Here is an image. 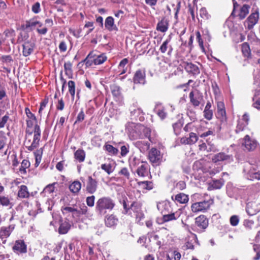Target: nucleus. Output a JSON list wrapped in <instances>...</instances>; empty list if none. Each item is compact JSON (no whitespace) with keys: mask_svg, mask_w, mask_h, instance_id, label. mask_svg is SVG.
<instances>
[{"mask_svg":"<svg viewBox=\"0 0 260 260\" xmlns=\"http://www.w3.org/2000/svg\"><path fill=\"white\" fill-rule=\"evenodd\" d=\"M30 166V162L28 160L24 159L22 160L21 167L19 169V171L21 173L26 174V169L28 168Z\"/></svg>","mask_w":260,"mask_h":260,"instance_id":"e433bc0d","label":"nucleus"},{"mask_svg":"<svg viewBox=\"0 0 260 260\" xmlns=\"http://www.w3.org/2000/svg\"><path fill=\"white\" fill-rule=\"evenodd\" d=\"M259 18V13L257 11L252 13L247 18L245 24L247 25L249 29L253 28L258 22Z\"/></svg>","mask_w":260,"mask_h":260,"instance_id":"9b49d317","label":"nucleus"},{"mask_svg":"<svg viewBox=\"0 0 260 260\" xmlns=\"http://www.w3.org/2000/svg\"><path fill=\"white\" fill-rule=\"evenodd\" d=\"M74 156L78 161L83 162L85 160V152L82 149H78L75 152Z\"/></svg>","mask_w":260,"mask_h":260,"instance_id":"c756f323","label":"nucleus"},{"mask_svg":"<svg viewBox=\"0 0 260 260\" xmlns=\"http://www.w3.org/2000/svg\"><path fill=\"white\" fill-rule=\"evenodd\" d=\"M107 59L106 55L103 53L98 54L93 51L90 52L86 57L81 62L85 63L86 67L94 65H100L103 63Z\"/></svg>","mask_w":260,"mask_h":260,"instance_id":"7ed1b4c3","label":"nucleus"},{"mask_svg":"<svg viewBox=\"0 0 260 260\" xmlns=\"http://www.w3.org/2000/svg\"><path fill=\"white\" fill-rule=\"evenodd\" d=\"M105 26L109 31L117 30L116 26L114 24V19L111 16H109L106 19Z\"/></svg>","mask_w":260,"mask_h":260,"instance_id":"412c9836","label":"nucleus"},{"mask_svg":"<svg viewBox=\"0 0 260 260\" xmlns=\"http://www.w3.org/2000/svg\"><path fill=\"white\" fill-rule=\"evenodd\" d=\"M48 103V99H45L41 103L40 107L39 110V113L41 115L42 110L46 107Z\"/></svg>","mask_w":260,"mask_h":260,"instance_id":"69168bd1","label":"nucleus"},{"mask_svg":"<svg viewBox=\"0 0 260 260\" xmlns=\"http://www.w3.org/2000/svg\"><path fill=\"white\" fill-rule=\"evenodd\" d=\"M81 183L78 181H74L69 186L70 190L74 193H78L81 189Z\"/></svg>","mask_w":260,"mask_h":260,"instance_id":"c85d7f7f","label":"nucleus"},{"mask_svg":"<svg viewBox=\"0 0 260 260\" xmlns=\"http://www.w3.org/2000/svg\"><path fill=\"white\" fill-rule=\"evenodd\" d=\"M252 99L253 107L257 109H260V90L255 91Z\"/></svg>","mask_w":260,"mask_h":260,"instance_id":"7c9ffc66","label":"nucleus"},{"mask_svg":"<svg viewBox=\"0 0 260 260\" xmlns=\"http://www.w3.org/2000/svg\"><path fill=\"white\" fill-rule=\"evenodd\" d=\"M25 25L26 28H29L32 29L37 26L38 27H41L42 24L40 22L35 19H32L26 21Z\"/></svg>","mask_w":260,"mask_h":260,"instance_id":"473e14b6","label":"nucleus"},{"mask_svg":"<svg viewBox=\"0 0 260 260\" xmlns=\"http://www.w3.org/2000/svg\"><path fill=\"white\" fill-rule=\"evenodd\" d=\"M119 174L124 176L126 179L129 178L130 174L127 168L124 167L122 168L119 172Z\"/></svg>","mask_w":260,"mask_h":260,"instance_id":"09e8293b","label":"nucleus"},{"mask_svg":"<svg viewBox=\"0 0 260 260\" xmlns=\"http://www.w3.org/2000/svg\"><path fill=\"white\" fill-rule=\"evenodd\" d=\"M56 184V183H54L52 184H50L46 186V187L44 189V193H51L54 191L55 187L54 185Z\"/></svg>","mask_w":260,"mask_h":260,"instance_id":"a18cd8bd","label":"nucleus"},{"mask_svg":"<svg viewBox=\"0 0 260 260\" xmlns=\"http://www.w3.org/2000/svg\"><path fill=\"white\" fill-rule=\"evenodd\" d=\"M71 225L69 222H64L62 223L59 228L58 232L60 234H65L68 233L70 229Z\"/></svg>","mask_w":260,"mask_h":260,"instance_id":"72a5a7b5","label":"nucleus"},{"mask_svg":"<svg viewBox=\"0 0 260 260\" xmlns=\"http://www.w3.org/2000/svg\"><path fill=\"white\" fill-rule=\"evenodd\" d=\"M184 68L187 72L191 73L193 75H197L200 73L199 68L192 63H185Z\"/></svg>","mask_w":260,"mask_h":260,"instance_id":"aec40b11","label":"nucleus"},{"mask_svg":"<svg viewBox=\"0 0 260 260\" xmlns=\"http://www.w3.org/2000/svg\"><path fill=\"white\" fill-rule=\"evenodd\" d=\"M184 130L187 132H194L197 131V126L193 122L187 123L184 127Z\"/></svg>","mask_w":260,"mask_h":260,"instance_id":"c9c22d12","label":"nucleus"},{"mask_svg":"<svg viewBox=\"0 0 260 260\" xmlns=\"http://www.w3.org/2000/svg\"><path fill=\"white\" fill-rule=\"evenodd\" d=\"M156 28L157 30L161 32H166L168 28V21L165 19H162L158 23Z\"/></svg>","mask_w":260,"mask_h":260,"instance_id":"cd10ccee","label":"nucleus"},{"mask_svg":"<svg viewBox=\"0 0 260 260\" xmlns=\"http://www.w3.org/2000/svg\"><path fill=\"white\" fill-rule=\"evenodd\" d=\"M242 51L245 56L248 57L250 56L251 51L248 44L245 43L242 44Z\"/></svg>","mask_w":260,"mask_h":260,"instance_id":"a19ab883","label":"nucleus"},{"mask_svg":"<svg viewBox=\"0 0 260 260\" xmlns=\"http://www.w3.org/2000/svg\"><path fill=\"white\" fill-rule=\"evenodd\" d=\"M117 221L118 219L113 214L106 216L105 219V224L109 227L114 226L117 224Z\"/></svg>","mask_w":260,"mask_h":260,"instance_id":"b1692460","label":"nucleus"},{"mask_svg":"<svg viewBox=\"0 0 260 260\" xmlns=\"http://www.w3.org/2000/svg\"><path fill=\"white\" fill-rule=\"evenodd\" d=\"M212 160L214 162L223 160H228L230 162L233 161V158L231 156L226 155L224 153H219L213 156Z\"/></svg>","mask_w":260,"mask_h":260,"instance_id":"6ab92c4d","label":"nucleus"},{"mask_svg":"<svg viewBox=\"0 0 260 260\" xmlns=\"http://www.w3.org/2000/svg\"><path fill=\"white\" fill-rule=\"evenodd\" d=\"M217 113L218 115L223 117L225 115L224 105L222 102H218L217 104Z\"/></svg>","mask_w":260,"mask_h":260,"instance_id":"f704fd0d","label":"nucleus"},{"mask_svg":"<svg viewBox=\"0 0 260 260\" xmlns=\"http://www.w3.org/2000/svg\"><path fill=\"white\" fill-rule=\"evenodd\" d=\"M15 227V224H10L9 226H3L0 228V239L3 244L6 243L7 239L11 235Z\"/></svg>","mask_w":260,"mask_h":260,"instance_id":"39448f33","label":"nucleus"},{"mask_svg":"<svg viewBox=\"0 0 260 260\" xmlns=\"http://www.w3.org/2000/svg\"><path fill=\"white\" fill-rule=\"evenodd\" d=\"M61 211L63 214H66L68 212L72 213L73 211H76V209L71 207H62Z\"/></svg>","mask_w":260,"mask_h":260,"instance_id":"13d9d810","label":"nucleus"},{"mask_svg":"<svg viewBox=\"0 0 260 260\" xmlns=\"http://www.w3.org/2000/svg\"><path fill=\"white\" fill-rule=\"evenodd\" d=\"M88 28V29L87 30L86 33V35H87L89 34L94 28L93 22L90 21L86 22L84 26V28Z\"/></svg>","mask_w":260,"mask_h":260,"instance_id":"c03bdc74","label":"nucleus"},{"mask_svg":"<svg viewBox=\"0 0 260 260\" xmlns=\"http://www.w3.org/2000/svg\"><path fill=\"white\" fill-rule=\"evenodd\" d=\"M25 113H26L27 117L29 119H32V120L35 121L36 123L37 122V120L36 117L35 116V115L33 113H32L30 112V110L28 108H25Z\"/></svg>","mask_w":260,"mask_h":260,"instance_id":"3c124183","label":"nucleus"},{"mask_svg":"<svg viewBox=\"0 0 260 260\" xmlns=\"http://www.w3.org/2000/svg\"><path fill=\"white\" fill-rule=\"evenodd\" d=\"M35 45L33 43L26 42L23 45V54L25 56H29L33 51Z\"/></svg>","mask_w":260,"mask_h":260,"instance_id":"a211bd4d","label":"nucleus"},{"mask_svg":"<svg viewBox=\"0 0 260 260\" xmlns=\"http://www.w3.org/2000/svg\"><path fill=\"white\" fill-rule=\"evenodd\" d=\"M97 189V181L91 176H88L86 185V190L90 193H93Z\"/></svg>","mask_w":260,"mask_h":260,"instance_id":"2eb2a0df","label":"nucleus"},{"mask_svg":"<svg viewBox=\"0 0 260 260\" xmlns=\"http://www.w3.org/2000/svg\"><path fill=\"white\" fill-rule=\"evenodd\" d=\"M170 42V39H167L163 42L160 47V50L161 53H164L166 52L167 48H168V44Z\"/></svg>","mask_w":260,"mask_h":260,"instance_id":"6e6d98bb","label":"nucleus"},{"mask_svg":"<svg viewBox=\"0 0 260 260\" xmlns=\"http://www.w3.org/2000/svg\"><path fill=\"white\" fill-rule=\"evenodd\" d=\"M188 140L189 144H192L196 143L198 141V138L194 132H191L189 134Z\"/></svg>","mask_w":260,"mask_h":260,"instance_id":"49530a36","label":"nucleus"},{"mask_svg":"<svg viewBox=\"0 0 260 260\" xmlns=\"http://www.w3.org/2000/svg\"><path fill=\"white\" fill-rule=\"evenodd\" d=\"M244 142L242 145L244 146L246 150L251 151L255 149L257 146V142L255 140L251 139L248 135H246L244 138Z\"/></svg>","mask_w":260,"mask_h":260,"instance_id":"9d476101","label":"nucleus"},{"mask_svg":"<svg viewBox=\"0 0 260 260\" xmlns=\"http://www.w3.org/2000/svg\"><path fill=\"white\" fill-rule=\"evenodd\" d=\"M115 206V203L112 199L109 197H103L97 201L95 211L99 215L103 216L112 211Z\"/></svg>","mask_w":260,"mask_h":260,"instance_id":"f03ea898","label":"nucleus"},{"mask_svg":"<svg viewBox=\"0 0 260 260\" xmlns=\"http://www.w3.org/2000/svg\"><path fill=\"white\" fill-rule=\"evenodd\" d=\"M1 60L4 63L7 64L10 63L13 60L12 57L10 55L3 56Z\"/></svg>","mask_w":260,"mask_h":260,"instance_id":"774afa93","label":"nucleus"},{"mask_svg":"<svg viewBox=\"0 0 260 260\" xmlns=\"http://www.w3.org/2000/svg\"><path fill=\"white\" fill-rule=\"evenodd\" d=\"M172 200H174L173 196L172 197ZM174 200L181 204H184L188 201V197L183 193H180L175 196Z\"/></svg>","mask_w":260,"mask_h":260,"instance_id":"bb28decb","label":"nucleus"},{"mask_svg":"<svg viewBox=\"0 0 260 260\" xmlns=\"http://www.w3.org/2000/svg\"><path fill=\"white\" fill-rule=\"evenodd\" d=\"M246 211L249 215H253L260 211V204L254 202H249L246 207Z\"/></svg>","mask_w":260,"mask_h":260,"instance_id":"f8f14e48","label":"nucleus"},{"mask_svg":"<svg viewBox=\"0 0 260 260\" xmlns=\"http://www.w3.org/2000/svg\"><path fill=\"white\" fill-rule=\"evenodd\" d=\"M112 93L115 96H119L120 94V88L118 86H113L112 88Z\"/></svg>","mask_w":260,"mask_h":260,"instance_id":"0e129e2a","label":"nucleus"},{"mask_svg":"<svg viewBox=\"0 0 260 260\" xmlns=\"http://www.w3.org/2000/svg\"><path fill=\"white\" fill-rule=\"evenodd\" d=\"M9 117L8 115H5L2 118V120H0V128H3L5 127L6 123L7 122Z\"/></svg>","mask_w":260,"mask_h":260,"instance_id":"338daca9","label":"nucleus"},{"mask_svg":"<svg viewBox=\"0 0 260 260\" xmlns=\"http://www.w3.org/2000/svg\"><path fill=\"white\" fill-rule=\"evenodd\" d=\"M69 91L71 94L73 99H74L75 94V83L73 81L70 80L68 82Z\"/></svg>","mask_w":260,"mask_h":260,"instance_id":"58836bf2","label":"nucleus"},{"mask_svg":"<svg viewBox=\"0 0 260 260\" xmlns=\"http://www.w3.org/2000/svg\"><path fill=\"white\" fill-rule=\"evenodd\" d=\"M40 11V4L39 2H36L32 6V11L35 14H37L39 13Z\"/></svg>","mask_w":260,"mask_h":260,"instance_id":"680f3d73","label":"nucleus"},{"mask_svg":"<svg viewBox=\"0 0 260 260\" xmlns=\"http://www.w3.org/2000/svg\"><path fill=\"white\" fill-rule=\"evenodd\" d=\"M105 149L111 154L116 155L118 152V150L110 144H106L105 145Z\"/></svg>","mask_w":260,"mask_h":260,"instance_id":"ea45409f","label":"nucleus"},{"mask_svg":"<svg viewBox=\"0 0 260 260\" xmlns=\"http://www.w3.org/2000/svg\"><path fill=\"white\" fill-rule=\"evenodd\" d=\"M133 80L135 84H144L145 81V73L144 71L141 70L137 71L135 74Z\"/></svg>","mask_w":260,"mask_h":260,"instance_id":"4468645a","label":"nucleus"},{"mask_svg":"<svg viewBox=\"0 0 260 260\" xmlns=\"http://www.w3.org/2000/svg\"><path fill=\"white\" fill-rule=\"evenodd\" d=\"M144 189L150 190L153 188V184L150 181H142L139 183Z\"/></svg>","mask_w":260,"mask_h":260,"instance_id":"79ce46f5","label":"nucleus"},{"mask_svg":"<svg viewBox=\"0 0 260 260\" xmlns=\"http://www.w3.org/2000/svg\"><path fill=\"white\" fill-rule=\"evenodd\" d=\"M94 200L95 197L94 196H91L90 197H87L86 200L87 205L89 207H93L94 205Z\"/></svg>","mask_w":260,"mask_h":260,"instance_id":"4d7b16f0","label":"nucleus"},{"mask_svg":"<svg viewBox=\"0 0 260 260\" xmlns=\"http://www.w3.org/2000/svg\"><path fill=\"white\" fill-rule=\"evenodd\" d=\"M195 224L198 228V230L203 231L207 228L208 220L205 216L202 215L196 218Z\"/></svg>","mask_w":260,"mask_h":260,"instance_id":"1a4fd4ad","label":"nucleus"},{"mask_svg":"<svg viewBox=\"0 0 260 260\" xmlns=\"http://www.w3.org/2000/svg\"><path fill=\"white\" fill-rule=\"evenodd\" d=\"M134 145L143 153L147 151L150 147L149 142L144 140H138L135 142L134 143Z\"/></svg>","mask_w":260,"mask_h":260,"instance_id":"f3484780","label":"nucleus"},{"mask_svg":"<svg viewBox=\"0 0 260 260\" xmlns=\"http://www.w3.org/2000/svg\"><path fill=\"white\" fill-rule=\"evenodd\" d=\"M120 150H121V152H120L121 155L123 157L125 156L126 155V154L129 152V146L128 145H127V146L123 145L121 147Z\"/></svg>","mask_w":260,"mask_h":260,"instance_id":"bf43d9fd","label":"nucleus"},{"mask_svg":"<svg viewBox=\"0 0 260 260\" xmlns=\"http://www.w3.org/2000/svg\"><path fill=\"white\" fill-rule=\"evenodd\" d=\"M203 113L204 116L206 119L208 120L212 119L213 117V112L212 110H204Z\"/></svg>","mask_w":260,"mask_h":260,"instance_id":"603ef678","label":"nucleus"},{"mask_svg":"<svg viewBox=\"0 0 260 260\" xmlns=\"http://www.w3.org/2000/svg\"><path fill=\"white\" fill-rule=\"evenodd\" d=\"M72 66L73 64L70 61H67L64 62L63 65L65 74L70 79L73 78V76Z\"/></svg>","mask_w":260,"mask_h":260,"instance_id":"5701e85b","label":"nucleus"},{"mask_svg":"<svg viewBox=\"0 0 260 260\" xmlns=\"http://www.w3.org/2000/svg\"><path fill=\"white\" fill-rule=\"evenodd\" d=\"M84 118H85L84 113L83 110H81L78 114V115L77 117V119H76V121L75 122L74 124H76V123L80 122L82 121L84 119Z\"/></svg>","mask_w":260,"mask_h":260,"instance_id":"e2e57ef3","label":"nucleus"},{"mask_svg":"<svg viewBox=\"0 0 260 260\" xmlns=\"http://www.w3.org/2000/svg\"><path fill=\"white\" fill-rule=\"evenodd\" d=\"M18 196L20 198H27L29 196L28 188L25 185H21L18 192Z\"/></svg>","mask_w":260,"mask_h":260,"instance_id":"a878e982","label":"nucleus"},{"mask_svg":"<svg viewBox=\"0 0 260 260\" xmlns=\"http://www.w3.org/2000/svg\"><path fill=\"white\" fill-rule=\"evenodd\" d=\"M102 170L106 172L108 174H110L113 172L112 166L110 164H104L101 165Z\"/></svg>","mask_w":260,"mask_h":260,"instance_id":"37998d69","label":"nucleus"},{"mask_svg":"<svg viewBox=\"0 0 260 260\" xmlns=\"http://www.w3.org/2000/svg\"><path fill=\"white\" fill-rule=\"evenodd\" d=\"M157 208L163 215L164 214L170 212V204L167 201L159 202L157 204Z\"/></svg>","mask_w":260,"mask_h":260,"instance_id":"dca6fc26","label":"nucleus"},{"mask_svg":"<svg viewBox=\"0 0 260 260\" xmlns=\"http://www.w3.org/2000/svg\"><path fill=\"white\" fill-rule=\"evenodd\" d=\"M150 161L153 165L158 166L162 160V154L155 148H152L148 154Z\"/></svg>","mask_w":260,"mask_h":260,"instance_id":"20e7f679","label":"nucleus"},{"mask_svg":"<svg viewBox=\"0 0 260 260\" xmlns=\"http://www.w3.org/2000/svg\"><path fill=\"white\" fill-rule=\"evenodd\" d=\"M223 185V183L220 180H214L211 185L213 189H220Z\"/></svg>","mask_w":260,"mask_h":260,"instance_id":"5fc2aeb1","label":"nucleus"},{"mask_svg":"<svg viewBox=\"0 0 260 260\" xmlns=\"http://www.w3.org/2000/svg\"><path fill=\"white\" fill-rule=\"evenodd\" d=\"M250 6L247 5H244L240 9L239 14V17L240 19H243L245 18L246 15L249 13Z\"/></svg>","mask_w":260,"mask_h":260,"instance_id":"2f4dec72","label":"nucleus"},{"mask_svg":"<svg viewBox=\"0 0 260 260\" xmlns=\"http://www.w3.org/2000/svg\"><path fill=\"white\" fill-rule=\"evenodd\" d=\"M210 206L209 201L197 202L191 205V208L193 212H204L209 208Z\"/></svg>","mask_w":260,"mask_h":260,"instance_id":"423d86ee","label":"nucleus"},{"mask_svg":"<svg viewBox=\"0 0 260 260\" xmlns=\"http://www.w3.org/2000/svg\"><path fill=\"white\" fill-rule=\"evenodd\" d=\"M128 63V60L126 58L122 59L118 66V69L121 71L120 74H123L126 72V68H125L126 65Z\"/></svg>","mask_w":260,"mask_h":260,"instance_id":"4c0bfd02","label":"nucleus"},{"mask_svg":"<svg viewBox=\"0 0 260 260\" xmlns=\"http://www.w3.org/2000/svg\"><path fill=\"white\" fill-rule=\"evenodd\" d=\"M180 216V212L178 211H176L175 212L172 213L171 211L164 214L162 215V218L160 219V222L158 221L159 224H161L164 222H169L173 220H175L179 218Z\"/></svg>","mask_w":260,"mask_h":260,"instance_id":"6e6552de","label":"nucleus"},{"mask_svg":"<svg viewBox=\"0 0 260 260\" xmlns=\"http://www.w3.org/2000/svg\"><path fill=\"white\" fill-rule=\"evenodd\" d=\"M13 251L17 254L25 253L27 252V247L23 240H18L15 242L12 247Z\"/></svg>","mask_w":260,"mask_h":260,"instance_id":"0eeeda50","label":"nucleus"},{"mask_svg":"<svg viewBox=\"0 0 260 260\" xmlns=\"http://www.w3.org/2000/svg\"><path fill=\"white\" fill-rule=\"evenodd\" d=\"M10 203V200L8 197L0 196V204L3 206H7Z\"/></svg>","mask_w":260,"mask_h":260,"instance_id":"864d4df0","label":"nucleus"},{"mask_svg":"<svg viewBox=\"0 0 260 260\" xmlns=\"http://www.w3.org/2000/svg\"><path fill=\"white\" fill-rule=\"evenodd\" d=\"M200 15L201 17L204 19H208L209 17L208 14L205 8H202L200 10Z\"/></svg>","mask_w":260,"mask_h":260,"instance_id":"052dcab7","label":"nucleus"},{"mask_svg":"<svg viewBox=\"0 0 260 260\" xmlns=\"http://www.w3.org/2000/svg\"><path fill=\"white\" fill-rule=\"evenodd\" d=\"M189 96L190 102L195 107L199 106L200 104L204 101L203 95L198 92L194 96L193 92L191 91L189 93Z\"/></svg>","mask_w":260,"mask_h":260,"instance_id":"ddd939ff","label":"nucleus"},{"mask_svg":"<svg viewBox=\"0 0 260 260\" xmlns=\"http://www.w3.org/2000/svg\"><path fill=\"white\" fill-rule=\"evenodd\" d=\"M248 177L251 180L254 179L260 180V171H256L255 168L253 167L249 171Z\"/></svg>","mask_w":260,"mask_h":260,"instance_id":"393cba45","label":"nucleus"},{"mask_svg":"<svg viewBox=\"0 0 260 260\" xmlns=\"http://www.w3.org/2000/svg\"><path fill=\"white\" fill-rule=\"evenodd\" d=\"M230 223L232 226H237L239 222V218L237 215H233L230 218Z\"/></svg>","mask_w":260,"mask_h":260,"instance_id":"de8ad7c7","label":"nucleus"},{"mask_svg":"<svg viewBox=\"0 0 260 260\" xmlns=\"http://www.w3.org/2000/svg\"><path fill=\"white\" fill-rule=\"evenodd\" d=\"M148 164L141 162L137 170V174L140 177H144L147 174Z\"/></svg>","mask_w":260,"mask_h":260,"instance_id":"4be33fe9","label":"nucleus"},{"mask_svg":"<svg viewBox=\"0 0 260 260\" xmlns=\"http://www.w3.org/2000/svg\"><path fill=\"white\" fill-rule=\"evenodd\" d=\"M27 128L26 129L25 141L26 148L29 151H32L38 147L41 137V129L37 122L32 119L26 121Z\"/></svg>","mask_w":260,"mask_h":260,"instance_id":"f257e3e1","label":"nucleus"},{"mask_svg":"<svg viewBox=\"0 0 260 260\" xmlns=\"http://www.w3.org/2000/svg\"><path fill=\"white\" fill-rule=\"evenodd\" d=\"M156 113L161 119L165 118L167 114L164 108L158 109L156 111Z\"/></svg>","mask_w":260,"mask_h":260,"instance_id":"8fccbe9b","label":"nucleus"}]
</instances>
